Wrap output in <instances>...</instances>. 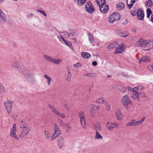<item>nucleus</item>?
<instances>
[{"instance_id": "nucleus-1", "label": "nucleus", "mask_w": 153, "mask_h": 153, "mask_svg": "<svg viewBox=\"0 0 153 153\" xmlns=\"http://www.w3.org/2000/svg\"><path fill=\"white\" fill-rule=\"evenodd\" d=\"M18 70L21 74L24 76L25 78L29 83L33 84L35 83V79L33 73L25 68H19Z\"/></svg>"}, {"instance_id": "nucleus-2", "label": "nucleus", "mask_w": 153, "mask_h": 153, "mask_svg": "<svg viewBox=\"0 0 153 153\" xmlns=\"http://www.w3.org/2000/svg\"><path fill=\"white\" fill-rule=\"evenodd\" d=\"M151 42L150 41L141 39L136 43L135 45L137 47L140 46L142 48H145L144 50L148 51L151 49Z\"/></svg>"}, {"instance_id": "nucleus-3", "label": "nucleus", "mask_w": 153, "mask_h": 153, "mask_svg": "<svg viewBox=\"0 0 153 153\" xmlns=\"http://www.w3.org/2000/svg\"><path fill=\"white\" fill-rule=\"evenodd\" d=\"M121 100L122 104L127 110L128 109L129 105L132 104V101L127 95L123 96L121 98Z\"/></svg>"}, {"instance_id": "nucleus-4", "label": "nucleus", "mask_w": 153, "mask_h": 153, "mask_svg": "<svg viewBox=\"0 0 153 153\" xmlns=\"http://www.w3.org/2000/svg\"><path fill=\"white\" fill-rule=\"evenodd\" d=\"M20 128H21V131L19 135L20 137H23L27 135L30 131L29 127L25 123H24V125H21Z\"/></svg>"}, {"instance_id": "nucleus-5", "label": "nucleus", "mask_w": 153, "mask_h": 153, "mask_svg": "<svg viewBox=\"0 0 153 153\" xmlns=\"http://www.w3.org/2000/svg\"><path fill=\"white\" fill-rule=\"evenodd\" d=\"M61 134V131L58 126L56 124H54V132L51 137V140L54 141Z\"/></svg>"}, {"instance_id": "nucleus-6", "label": "nucleus", "mask_w": 153, "mask_h": 153, "mask_svg": "<svg viewBox=\"0 0 153 153\" xmlns=\"http://www.w3.org/2000/svg\"><path fill=\"white\" fill-rule=\"evenodd\" d=\"M48 106L52 111L56 115L59 116L62 118H64L65 117V116L64 114L58 111L56 109L54 106L51 104H49L48 105Z\"/></svg>"}, {"instance_id": "nucleus-7", "label": "nucleus", "mask_w": 153, "mask_h": 153, "mask_svg": "<svg viewBox=\"0 0 153 153\" xmlns=\"http://www.w3.org/2000/svg\"><path fill=\"white\" fill-rule=\"evenodd\" d=\"M120 19V14L117 13L112 14L108 19V21L110 23H113Z\"/></svg>"}, {"instance_id": "nucleus-8", "label": "nucleus", "mask_w": 153, "mask_h": 153, "mask_svg": "<svg viewBox=\"0 0 153 153\" xmlns=\"http://www.w3.org/2000/svg\"><path fill=\"white\" fill-rule=\"evenodd\" d=\"M16 124H14L13 125L11 129L10 132V136L14 138L19 140V138L17 136L16 134Z\"/></svg>"}, {"instance_id": "nucleus-9", "label": "nucleus", "mask_w": 153, "mask_h": 153, "mask_svg": "<svg viewBox=\"0 0 153 153\" xmlns=\"http://www.w3.org/2000/svg\"><path fill=\"white\" fill-rule=\"evenodd\" d=\"M106 126L108 130L112 131L114 129L117 128L119 126V125L114 123L108 122L106 123Z\"/></svg>"}, {"instance_id": "nucleus-10", "label": "nucleus", "mask_w": 153, "mask_h": 153, "mask_svg": "<svg viewBox=\"0 0 153 153\" xmlns=\"http://www.w3.org/2000/svg\"><path fill=\"white\" fill-rule=\"evenodd\" d=\"M85 9L88 13L90 14L92 13L94 10V8L92 4L89 1H88L85 7Z\"/></svg>"}, {"instance_id": "nucleus-11", "label": "nucleus", "mask_w": 153, "mask_h": 153, "mask_svg": "<svg viewBox=\"0 0 153 153\" xmlns=\"http://www.w3.org/2000/svg\"><path fill=\"white\" fill-rule=\"evenodd\" d=\"M57 140V145L60 149H62L65 145L64 138L62 136L58 137Z\"/></svg>"}, {"instance_id": "nucleus-12", "label": "nucleus", "mask_w": 153, "mask_h": 153, "mask_svg": "<svg viewBox=\"0 0 153 153\" xmlns=\"http://www.w3.org/2000/svg\"><path fill=\"white\" fill-rule=\"evenodd\" d=\"M125 48V45L124 44L121 43L119 44L116 48L114 53L116 54L121 53L124 51Z\"/></svg>"}, {"instance_id": "nucleus-13", "label": "nucleus", "mask_w": 153, "mask_h": 153, "mask_svg": "<svg viewBox=\"0 0 153 153\" xmlns=\"http://www.w3.org/2000/svg\"><path fill=\"white\" fill-rule=\"evenodd\" d=\"M12 103L13 102L10 100H9L4 103V105L6 109L7 113L8 114H9L10 113Z\"/></svg>"}, {"instance_id": "nucleus-14", "label": "nucleus", "mask_w": 153, "mask_h": 153, "mask_svg": "<svg viewBox=\"0 0 153 153\" xmlns=\"http://www.w3.org/2000/svg\"><path fill=\"white\" fill-rule=\"evenodd\" d=\"M79 117L80 118V122L81 125L83 128L85 127V119L84 114L83 111H80L79 113Z\"/></svg>"}, {"instance_id": "nucleus-15", "label": "nucleus", "mask_w": 153, "mask_h": 153, "mask_svg": "<svg viewBox=\"0 0 153 153\" xmlns=\"http://www.w3.org/2000/svg\"><path fill=\"white\" fill-rule=\"evenodd\" d=\"M130 95L132 99L134 100L137 99L138 100H139V93L134 90V89H132Z\"/></svg>"}, {"instance_id": "nucleus-16", "label": "nucleus", "mask_w": 153, "mask_h": 153, "mask_svg": "<svg viewBox=\"0 0 153 153\" xmlns=\"http://www.w3.org/2000/svg\"><path fill=\"white\" fill-rule=\"evenodd\" d=\"M144 13L143 11L141 9L138 10L137 12V17L140 20H142L144 17Z\"/></svg>"}, {"instance_id": "nucleus-17", "label": "nucleus", "mask_w": 153, "mask_h": 153, "mask_svg": "<svg viewBox=\"0 0 153 153\" xmlns=\"http://www.w3.org/2000/svg\"><path fill=\"white\" fill-rule=\"evenodd\" d=\"M139 61L140 63L141 62H149L150 61V58L148 56H143L140 59H139Z\"/></svg>"}, {"instance_id": "nucleus-18", "label": "nucleus", "mask_w": 153, "mask_h": 153, "mask_svg": "<svg viewBox=\"0 0 153 153\" xmlns=\"http://www.w3.org/2000/svg\"><path fill=\"white\" fill-rule=\"evenodd\" d=\"M7 21V18L5 14L3 12L0 14V22L2 23H5Z\"/></svg>"}, {"instance_id": "nucleus-19", "label": "nucleus", "mask_w": 153, "mask_h": 153, "mask_svg": "<svg viewBox=\"0 0 153 153\" xmlns=\"http://www.w3.org/2000/svg\"><path fill=\"white\" fill-rule=\"evenodd\" d=\"M116 115L117 118V120L121 121L123 118V116L122 114L121 111L119 109L117 110L116 112Z\"/></svg>"}, {"instance_id": "nucleus-20", "label": "nucleus", "mask_w": 153, "mask_h": 153, "mask_svg": "<svg viewBox=\"0 0 153 153\" xmlns=\"http://www.w3.org/2000/svg\"><path fill=\"white\" fill-rule=\"evenodd\" d=\"M11 66L13 68H15L17 71H19L18 68H25L22 65H18V62L16 61H14L11 63Z\"/></svg>"}, {"instance_id": "nucleus-21", "label": "nucleus", "mask_w": 153, "mask_h": 153, "mask_svg": "<svg viewBox=\"0 0 153 153\" xmlns=\"http://www.w3.org/2000/svg\"><path fill=\"white\" fill-rule=\"evenodd\" d=\"M100 11L102 13H106L108 10V6L106 4L100 7Z\"/></svg>"}, {"instance_id": "nucleus-22", "label": "nucleus", "mask_w": 153, "mask_h": 153, "mask_svg": "<svg viewBox=\"0 0 153 153\" xmlns=\"http://www.w3.org/2000/svg\"><path fill=\"white\" fill-rule=\"evenodd\" d=\"M94 139L95 140H102L103 139V137L97 131H96L95 134L94 136Z\"/></svg>"}, {"instance_id": "nucleus-23", "label": "nucleus", "mask_w": 153, "mask_h": 153, "mask_svg": "<svg viewBox=\"0 0 153 153\" xmlns=\"http://www.w3.org/2000/svg\"><path fill=\"white\" fill-rule=\"evenodd\" d=\"M118 43L116 42H114L110 43L107 47V48L109 49L115 48L117 45Z\"/></svg>"}, {"instance_id": "nucleus-24", "label": "nucleus", "mask_w": 153, "mask_h": 153, "mask_svg": "<svg viewBox=\"0 0 153 153\" xmlns=\"http://www.w3.org/2000/svg\"><path fill=\"white\" fill-rule=\"evenodd\" d=\"M135 0H127V4L129 9L131 8L135 2Z\"/></svg>"}, {"instance_id": "nucleus-25", "label": "nucleus", "mask_w": 153, "mask_h": 153, "mask_svg": "<svg viewBox=\"0 0 153 153\" xmlns=\"http://www.w3.org/2000/svg\"><path fill=\"white\" fill-rule=\"evenodd\" d=\"M87 35L88 36V38L89 42L91 44H92L94 39L93 35L91 33L89 32H88L87 33Z\"/></svg>"}, {"instance_id": "nucleus-26", "label": "nucleus", "mask_w": 153, "mask_h": 153, "mask_svg": "<svg viewBox=\"0 0 153 153\" xmlns=\"http://www.w3.org/2000/svg\"><path fill=\"white\" fill-rule=\"evenodd\" d=\"M62 62V60L60 59L53 58L52 62L56 65H59Z\"/></svg>"}, {"instance_id": "nucleus-27", "label": "nucleus", "mask_w": 153, "mask_h": 153, "mask_svg": "<svg viewBox=\"0 0 153 153\" xmlns=\"http://www.w3.org/2000/svg\"><path fill=\"white\" fill-rule=\"evenodd\" d=\"M81 55L82 57L84 58H88L91 57V54L86 52H82Z\"/></svg>"}, {"instance_id": "nucleus-28", "label": "nucleus", "mask_w": 153, "mask_h": 153, "mask_svg": "<svg viewBox=\"0 0 153 153\" xmlns=\"http://www.w3.org/2000/svg\"><path fill=\"white\" fill-rule=\"evenodd\" d=\"M44 77L47 80L48 85H51V81L52 80V78L47 74H45L44 75Z\"/></svg>"}, {"instance_id": "nucleus-29", "label": "nucleus", "mask_w": 153, "mask_h": 153, "mask_svg": "<svg viewBox=\"0 0 153 153\" xmlns=\"http://www.w3.org/2000/svg\"><path fill=\"white\" fill-rule=\"evenodd\" d=\"M96 2L99 7H100V6L105 4V0H97Z\"/></svg>"}, {"instance_id": "nucleus-30", "label": "nucleus", "mask_w": 153, "mask_h": 153, "mask_svg": "<svg viewBox=\"0 0 153 153\" xmlns=\"http://www.w3.org/2000/svg\"><path fill=\"white\" fill-rule=\"evenodd\" d=\"M71 74L70 70L68 69L67 70V78L66 79V81L68 82H69L71 79Z\"/></svg>"}, {"instance_id": "nucleus-31", "label": "nucleus", "mask_w": 153, "mask_h": 153, "mask_svg": "<svg viewBox=\"0 0 153 153\" xmlns=\"http://www.w3.org/2000/svg\"><path fill=\"white\" fill-rule=\"evenodd\" d=\"M125 5L123 3H120L117 5V9L118 10H120L123 9Z\"/></svg>"}, {"instance_id": "nucleus-32", "label": "nucleus", "mask_w": 153, "mask_h": 153, "mask_svg": "<svg viewBox=\"0 0 153 153\" xmlns=\"http://www.w3.org/2000/svg\"><path fill=\"white\" fill-rule=\"evenodd\" d=\"M45 137L46 139H49L51 137V134L47 130H45L44 131Z\"/></svg>"}, {"instance_id": "nucleus-33", "label": "nucleus", "mask_w": 153, "mask_h": 153, "mask_svg": "<svg viewBox=\"0 0 153 153\" xmlns=\"http://www.w3.org/2000/svg\"><path fill=\"white\" fill-rule=\"evenodd\" d=\"M145 4L146 6L151 7L153 4V2L151 0H149L145 2Z\"/></svg>"}, {"instance_id": "nucleus-34", "label": "nucleus", "mask_w": 153, "mask_h": 153, "mask_svg": "<svg viewBox=\"0 0 153 153\" xmlns=\"http://www.w3.org/2000/svg\"><path fill=\"white\" fill-rule=\"evenodd\" d=\"M44 57L45 60L52 62L53 58L45 54L44 55Z\"/></svg>"}, {"instance_id": "nucleus-35", "label": "nucleus", "mask_w": 153, "mask_h": 153, "mask_svg": "<svg viewBox=\"0 0 153 153\" xmlns=\"http://www.w3.org/2000/svg\"><path fill=\"white\" fill-rule=\"evenodd\" d=\"M136 126L135 120H132L129 123L127 124V126Z\"/></svg>"}, {"instance_id": "nucleus-36", "label": "nucleus", "mask_w": 153, "mask_h": 153, "mask_svg": "<svg viewBox=\"0 0 153 153\" xmlns=\"http://www.w3.org/2000/svg\"><path fill=\"white\" fill-rule=\"evenodd\" d=\"M90 107L92 110L95 111L98 109L99 108V106L96 105L92 104L90 106Z\"/></svg>"}, {"instance_id": "nucleus-37", "label": "nucleus", "mask_w": 153, "mask_h": 153, "mask_svg": "<svg viewBox=\"0 0 153 153\" xmlns=\"http://www.w3.org/2000/svg\"><path fill=\"white\" fill-rule=\"evenodd\" d=\"M71 49L73 50V47L72 44L69 41H65L64 42Z\"/></svg>"}, {"instance_id": "nucleus-38", "label": "nucleus", "mask_w": 153, "mask_h": 153, "mask_svg": "<svg viewBox=\"0 0 153 153\" xmlns=\"http://www.w3.org/2000/svg\"><path fill=\"white\" fill-rule=\"evenodd\" d=\"M96 102L97 103L102 104L105 102V101L103 99L100 98L97 100Z\"/></svg>"}, {"instance_id": "nucleus-39", "label": "nucleus", "mask_w": 153, "mask_h": 153, "mask_svg": "<svg viewBox=\"0 0 153 153\" xmlns=\"http://www.w3.org/2000/svg\"><path fill=\"white\" fill-rule=\"evenodd\" d=\"M137 10L136 8H134L131 11V13L133 16H135L137 13Z\"/></svg>"}, {"instance_id": "nucleus-40", "label": "nucleus", "mask_w": 153, "mask_h": 153, "mask_svg": "<svg viewBox=\"0 0 153 153\" xmlns=\"http://www.w3.org/2000/svg\"><path fill=\"white\" fill-rule=\"evenodd\" d=\"M58 38L59 40L62 43H64L65 41L64 40V37L62 36L61 34L60 35L58 36Z\"/></svg>"}, {"instance_id": "nucleus-41", "label": "nucleus", "mask_w": 153, "mask_h": 153, "mask_svg": "<svg viewBox=\"0 0 153 153\" xmlns=\"http://www.w3.org/2000/svg\"><path fill=\"white\" fill-rule=\"evenodd\" d=\"M86 0H77V3L79 5H82L85 3Z\"/></svg>"}, {"instance_id": "nucleus-42", "label": "nucleus", "mask_w": 153, "mask_h": 153, "mask_svg": "<svg viewBox=\"0 0 153 153\" xmlns=\"http://www.w3.org/2000/svg\"><path fill=\"white\" fill-rule=\"evenodd\" d=\"M147 17V18H149L150 14L152 13L151 9L149 8H148L146 10Z\"/></svg>"}, {"instance_id": "nucleus-43", "label": "nucleus", "mask_w": 153, "mask_h": 153, "mask_svg": "<svg viewBox=\"0 0 153 153\" xmlns=\"http://www.w3.org/2000/svg\"><path fill=\"white\" fill-rule=\"evenodd\" d=\"M63 37L67 38L69 36V34L67 32H64L61 33Z\"/></svg>"}, {"instance_id": "nucleus-44", "label": "nucleus", "mask_w": 153, "mask_h": 153, "mask_svg": "<svg viewBox=\"0 0 153 153\" xmlns=\"http://www.w3.org/2000/svg\"><path fill=\"white\" fill-rule=\"evenodd\" d=\"M37 11L39 13H40L42 15L44 16L47 17V15L44 11L40 10H37Z\"/></svg>"}, {"instance_id": "nucleus-45", "label": "nucleus", "mask_w": 153, "mask_h": 153, "mask_svg": "<svg viewBox=\"0 0 153 153\" xmlns=\"http://www.w3.org/2000/svg\"><path fill=\"white\" fill-rule=\"evenodd\" d=\"M84 76L91 77H93L95 76V75L93 73H89L88 74H84Z\"/></svg>"}, {"instance_id": "nucleus-46", "label": "nucleus", "mask_w": 153, "mask_h": 153, "mask_svg": "<svg viewBox=\"0 0 153 153\" xmlns=\"http://www.w3.org/2000/svg\"><path fill=\"white\" fill-rule=\"evenodd\" d=\"M120 90L123 93H125L126 91V88L123 86H122L120 88Z\"/></svg>"}, {"instance_id": "nucleus-47", "label": "nucleus", "mask_w": 153, "mask_h": 153, "mask_svg": "<svg viewBox=\"0 0 153 153\" xmlns=\"http://www.w3.org/2000/svg\"><path fill=\"white\" fill-rule=\"evenodd\" d=\"M143 87L141 85H139L135 87L134 88L138 90H141L143 89Z\"/></svg>"}, {"instance_id": "nucleus-48", "label": "nucleus", "mask_w": 153, "mask_h": 153, "mask_svg": "<svg viewBox=\"0 0 153 153\" xmlns=\"http://www.w3.org/2000/svg\"><path fill=\"white\" fill-rule=\"evenodd\" d=\"M59 125L61 127H63L64 126L63 122L62 120H59Z\"/></svg>"}, {"instance_id": "nucleus-49", "label": "nucleus", "mask_w": 153, "mask_h": 153, "mask_svg": "<svg viewBox=\"0 0 153 153\" xmlns=\"http://www.w3.org/2000/svg\"><path fill=\"white\" fill-rule=\"evenodd\" d=\"M105 105L106 106V110L108 111L109 110L110 108V106L109 104L108 103L106 102Z\"/></svg>"}, {"instance_id": "nucleus-50", "label": "nucleus", "mask_w": 153, "mask_h": 153, "mask_svg": "<svg viewBox=\"0 0 153 153\" xmlns=\"http://www.w3.org/2000/svg\"><path fill=\"white\" fill-rule=\"evenodd\" d=\"M65 108L67 111H68L70 110V108L68 105L67 104H65L64 105Z\"/></svg>"}, {"instance_id": "nucleus-51", "label": "nucleus", "mask_w": 153, "mask_h": 153, "mask_svg": "<svg viewBox=\"0 0 153 153\" xmlns=\"http://www.w3.org/2000/svg\"><path fill=\"white\" fill-rule=\"evenodd\" d=\"M66 126L67 127V129L68 130H70L71 128V126L69 123H67L66 125Z\"/></svg>"}, {"instance_id": "nucleus-52", "label": "nucleus", "mask_w": 153, "mask_h": 153, "mask_svg": "<svg viewBox=\"0 0 153 153\" xmlns=\"http://www.w3.org/2000/svg\"><path fill=\"white\" fill-rule=\"evenodd\" d=\"M102 130V128L101 126H98L96 128V131H97L98 132L99 131H101Z\"/></svg>"}, {"instance_id": "nucleus-53", "label": "nucleus", "mask_w": 153, "mask_h": 153, "mask_svg": "<svg viewBox=\"0 0 153 153\" xmlns=\"http://www.w3.org/2000/svg\"><path fill=\"white\" fill-rule=\"evenodd\" d=\"M145 119V117H144L142 118L141 119V120H139L140 124H141L144 121Z\"/></svg>"}, {"instance_id": "nucleus-54", "label": "nucleus", "mask_w": 153, "mask_h": 153, "mask_svg": "<svg viewBox=\"0 0 153 153\" xmlns=\"http://www.w3.org/2000/svg\"><path fill=\"white\" fill-rule=\"evenodd\" d=\"M145 119V117H144L142 118L141 119V120H139L140 124H141L144 121Z\"/></svg>"}, {"instance_id": "nucleus-55", "label": "nucleus", "mask_w": 153, "mask_h": 153, "mask_svg": "<svg viewBox=\"0 0 153 153\" xmlns=\"http://www.w3.org/2000/svg\"><path fill=\"white\" fill-rule=\"evenodd\" d=\"M97 65V62H96V61H93L92 62V65H93L94 66H96Z\"/></svg>"}, {"instance_id": "nucleus-56", "label": "nucleus", "mask_w": 153, "mask_h": 153, "mask_svg": "<svg viewBox=\"0 0 153 153\" xmlns=\"http://www.w3.org/2000/svg\"><path fill=\"white\" fill-rule=\"evenodd\" d=\"M33 16V14L32 13L29 14L28 16V18H32Z\"/></svg>"}, {"instance_id": "nucleus-57", "label": "nucleus", "mask_w": 153, "mask_h": 153, "mask_svg": "<svg viewBox=\"0 0 153 153\" xmlns=\"http://www.w3.org/2000/svg\"><path fill=\"white\" fill-rule=\"evenodd\" d=\"M79 63H77L76 64H75L74 65V66L75 67H78L79 66Z\"/></svg>"}, {"instance_id": "nucleus-58", "label": "nucleus", "mask_w": 153, "mask_h": 153, "mask_svg": "<svg viewBox=\"0 0 153 153\" xmlns=\"http://www.w3.org/2000/svg\"><path fill=\"white\" fill-rule=\"evenodd\" d=\"M136 126L141 124L139 121H136L135 120Z\"/></svg>"}, {"instance_id": "nucleus-59", "label": "nucleus", "mask_w": 153, "mask_h": 153, "mask_svg": "<svg viewBox=\"0 0 153 153\" xmlns=\"http://www.w3.org/2000/svg\"><path fill=\"white\" fill-rule=\"evenodd\" d=\"M126 89H127L129 91H131V90H132V89L129 86H127L126 87Z\"/></svg>"}, {"instance_id": "nucleus-60", "label": "nucleus", "mask_w": 153, "mask_h": 153, "mask_svg": "<svg viewBox=\"0 0 153 153\" xmlns=\"http://www.w3.org/2000/svg\"><path fill=\"white\" fill-rule=\"evenodd\" d=\"M128 36V34H125V35H122L121 36H122V37H126L127 36Z\"/></svg>"}, {"instance_id": "nucleus-61", "label": "nucleus", "mask_w": 153, "mask_h": 153, "mask_svg": "<svg viewBox=\"0 0 153 153\" xmlns=\"http://www.w3.org/2000/svg\"><path fill=\"white\" fill-rule=\"evenodd\" d=\"M150 20L153 23V14L151 15Z\"/></svg>"}, {"instance_id": "nucleus-62", "label": "nucleus", "mask_w": 153, "mask_h": 153, "mask_svg": "<svg viewBox=\"0 0 153 153\" xmlns=\"http://www.w3.org/2000/svg\"><path fill=\"white\" fill-rule=\"evenodd\" d=\"M128 23V21L127 20H126L125 22L123 23V24L124 25H126Z\"/></svg>"}, {"instance_id": "nucleus-63", "label": "nucleus", "mask_w": 153, "mask_h": 153, "mask_svg": "<svg viewBox=\"0 0 153 153\" xmlns=\"http://www.w3.org/2000/svg\"><path fill=\"white\" fill-rule=\"evenodd\" d=\"M5 0H0V2L1 3H3L4 2Z\"/></svg>"}, {"instance_id": "nucleus-64", "label": "nucleus", "mask_w": 153, "mask_h": 153, "mask_svg": "<svg viewBox=\"0 0 153 153\" xmlns=\"http://www.w3.org/2000/svg\"><path fill=\"white\" fill-rule=\"evenodd\" d=\"M3 12L2 10L0 8V14Z\"/></svg>"}]
</instances>
